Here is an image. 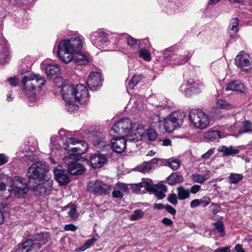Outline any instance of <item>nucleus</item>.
I'll return each mask as SVG.
<instances>
[{
  "label": "nucleus",
  "instance_id": "8",
  "mask_svg": "<svg viewBox=\"0 0 252 252\" xmlns=\"http://www.w3.org/2000/svg\"><path fill=\"white\" fill-rule=\"evenodd\" d=\"M89 192L99 195L106 194L111 190V186L100 180L92 181L88 185Z\"/></svg>",
  "mask_w": 252,
  "mask_h": 252
},
{
  "label": "nucleus",
  "instance_id": "60",
  "mask_svg": "<svg viewBox=\"0 0 252 252\" xmlns=\"http://www.w3.org/2000/svg\"><path fill=\"white\" fill-rule=\"evenodd\" d=\"M165 206L161 203H156L154 205V208L157 210H161L165 208Z\"/></svg>",
  "mask_w": 252,
  "mask_h": 252
},
{
  "label": "nucleus",
  "instance_id": "56",
  "mask_svg": "<svg viewBox=\"0 0 252 252\" xmlns=\"http://www.w3.org/2000/svg\"><path fill=\"white\" fill-rule=\"evenodd\" d=\"M161 222L166 226H171L173 224L172 220L167 218H164L161 220Z\"/></svg>",
  "mask_w": 252,
  "mask_h": 252
},
{
  "label": "nucleus",
  "instance_id": "28",
  "mask_svg": "<svg viewBox=\"0 0 252 252\" xmlns=\"http://www.w3.org/2000/svg\"><path fill=\"white\" fill-rule=\"evenodd\" d=\"M191 55L192 54L189 53L187 55L176 56V57L175 58V60L176 61L175 64L177 65H181L189 61Z\"/></svg>",
  "mask_w": 252,
  "mask_h": 252
},
{
  "label": "nucleus",
  "instance_id": "32",
  "mask_svg": "<svg viewBox=\"0 0 252 252\" xmlns=\"http://www.w3.org/2000/svg\"><path fill=\"white\" fill-rule=\"evenodd\" d=\"M137 169L138 171L145 173L149 172L152 169V166L150 165L148 161H146L137 167Z\"/></svg>",
  "mask_w": 252,
  "mask_h": 252
},
{
  "label": "nucleus",
  "instance_id": "14",
  "mask_svg": "<svg viewBox=\"0 0 252 252\" xmlns=\"http://www.w3.org/2000/svg\"><path fill=\"white\" fill-rule=\"evenodd\" d=\"M75 87L71 84H65L62 87L61 94L63 99L67 103L74 101Z\"/></svg>",
  "mask_w": 252,
  "mask_h": 252
},
{
  "label": "nucleus",
  "instance_id": "23",
  "mask_svg": "<svg viewBox=\"0 0 252 252\" xmlns=\"http://www.w3.org/2000/svg\"><path fill=\"white\" fill-rule=\"evenodd\" d=\"M184 181L183 176L178 172H173L167 178V182L171 186L182 183Z\"/></svg>",
  "mask_w": 252,
  "mask_h": 252
},
{
  "label": "nucleus",
  "instance_id": "18",
  "mask_svg": "<svg viewBox=\"0 0 252 252\" xmlns=\"http://www.w3.org/2000/svg\"><path fill=\"white\" fill-rule=\"evenodd\" d=\"M185 117V113L181 111H176L172 113L169 118L170 119L171 123H173L174 126L177 128L181 126L183 123L184 119Z\"/></svg>",
  "mask_w": 252,
  "mask_h": 252
},
{
  "label": "nucleus",
  "instance_id": "35",
  "mask_svg": "<svg viewBox=\"0 0 252 252\" xmlns=\"http://www.w3.org/2000/svg\"><path fill=\"white\" fill-rule=\"evenodd\" d=\"M139 56L145 61L149 62L151 60V54L145 49H141L139 51Z\"/></svg>",
  "mask_w": 252,
  "mask_h": 252
},
{
  "label": "nucleus",
  "instance_id": "21",
  "mask_svg": "<svg viewBox=\"0 0 252 252\" xmlns=\"http://www.w3.org/2000/svg\"><path fill=\"white\" fill-rule=\"evenodd\" d=\"M205 137L211 141H218L224 137V134L220 130H210L205 133Z\"/></svg>",
  "mask_w": 252,
  "mask_h": 252
},
{
  "label": "nucleus",
  "instance_id": "39",
  "mask_svg": "<svg viewBox=\"0 0 252 252\" xmlns=\"http://www.w3.org/2000/svg\"><path fill=\"white\" fill-rule=\"evenodd\" d=\"M199 201L200 205L203 207H206L211 203V199L209 196L205 195L201 197Z\"/></svg>",
  "mask_w": 252,
  "mask_h": 252
},
{
  "label": "nucleus",
  "instance_id": "55",
  "mask_svg": "<svg viewBox=\"0 0 252 252\" xmlns=\"http://www.w3.org/2000/svg\"><path fill=\"white\" fill-rule=\"evenodd\" d=\"M214 149H210L208 150L206 153L203 154L201 156L202 158L204 159H208L209 158L211 155L214 153Z\"/></svg>",
  "mask_w": 252,
  "mask_h": 252
},
{
  "label": "nucleus",
  "instance_id": "62",
  "mask_svg": "<svg viewBox=\"0 0 252 252\" xmlns=\"http://www.w3.org/2000/svg\"><path fill=\"white\" fill-rule=\"evenodd\" d=\"M235 250L236 252H245L243 249L242 245L240 244H237L235 246Z\"/></svg>",
  "mask_w": 252,
  "mask_h": 252
},
{
  "label": "nucleus",
  "instance_id": "20",
  "mask_svg": "<svg viewBox=\"0 0 252 252\" xmlns=\"http://www.w3.org/2000/svg\"><path fill=\"white\" fill-rule=\"evenodd\" d=\"M226 91H234L239 93L244 92L245 87L244 85L238 81H233L229 83L226 87Z\"/></svg>",
  "mask_w": 252,
  "mask_h": 252
},
{
  "label": "nucleus",
  "instance_id": "43",
  "mask_svg": "<svg viewBox=\"0 0 252 252\" xmlns=\"http://www.w3.org/2000/svg\"><path fill=\"white\" fill-rule=\"evenodd\" d=\"M215 228L220 233L224 232V227L222 221L218 220L214 224Z\"/></svg>",
  "mask_w": 252,
  "mask_h": 252
},
{
  "label": "nucleus",
  "instance_id": "29",
  "mask_svg": "<svg viewBox=\"0 0 252 252\" xmlns=\"http://www.w3.org/2000/svg\"><path fill=\"white\" fill-rule=\"evenodd\" d=\"M60 71V67L57 63H48V77L57 75Z\"/></svg>",
  "mask_w": 252,
  "mask_h": 252
},
{
  "label": "nucleus",
  "instance_id": "4",
  "mask_svg": "<svg viewBox=\"0 0 252 252\" xmlns=\"http://www.w3.org/2000/svg\"><path fill=\"white\" fill-rule=\"evenodd\" d=\"M47 166L45 163L37 161L32 164L27 172L28 183L35 195H42L47 191L45 176Z\"/></svg>",
  "mask_w": 252,
  "mask_h": 252
},
{
  "label": "nucleus",
  "instance_id": "10",
  "mask_svg": "<svg viewBox=\"0 0 252 252\" xmlns=\"http://www.w3.org/2000/svg\"><path fill=\"white\" fill-rule=\"evenodd\" d=\"M5 190H9L10 195L12 194L21 197L22 195L26 194L29 190L27 185L24 183L21 178H18L12 186H6L5 185Z\"/></svg>",
  "mask_w": 252,
  "mask_h": 252
},
{
  "label": "nucleus",
  "instance_id": "11",
  "mask_svg": "<svg viewBox=\"0 0 252 252\" xmlns=\"http://www.w3.org/2000/svg\"><path fill=\"white\" fill-rule=\"evenodd\" d=\"M89 94L86 87L82 84H78L75 87L74 101L81 104L86 103L89 99Z\"/></svg>",
  "mask_w": 252,
  "mask_h": 252
},
{
  "label": "nucleus",
  "instance_id": "44",
  "mask_svg": "<svg viewBox=\"0 0 252 252\" xmlns=\"http://www.w3.org/2000/svg\"><path fill=\"white\" fill-rule=\"evenodd\" d=\"M220 205L218 203H213L209 206L210 210L212 212L214 215H216L219 212Z\"/></svg>",
  "mask_w": 252,
  "mask_h": 252
},
{
  "label": "nucleus",
  "instance_id": "31",
  "mask_svg": "<svg viewBox=\"0 0 252 252\" xmlns=\"http://www.w3.org/2000/svg\"><path fill=\"white\" fill-rule=\"evenodd\" d=\"M170 119L168 117L164 120V126L165 130L168 133H171L174 131V130L177 128L176 126H174L173 123H171Z\"/></svg>",
  "mask_w": 252,
  "mask_h": 252
},
{
  "label": "nucleus",
  "instance_id": "12",
  "mask_svg": "<svg viewBox=\"0 0 252 252\" xmlns=\"http://www.w3.org/2000/svg\"><path fill=\"white\" fill-rule=\"evenodd\" d=\"M40 247V243L33 242L32 239H29L18 245L15 252H36Z\"/></svg>",
  "mask_w": 252,
  "mask_h": 252
},
{
  "label": "nucleus",
  "instance_id": "57",
  "mask_svg": "<svg viewBox=\"0 0 252 252\" xmlns=\"http://www.w3.org/2000/svg\"><path fill=\"white\" fill-rule=\"evenodd\" d=\"M8 81L12 86H16L17 85V80L16 77H10Z\"/></svg>",
  "mask_w": 252,
  "mask_h": 252
},
{
  "label": "nucleus",
  "instance_id": "48",
  "mask_svg": "<svg viewBox=\"0 0 252 252\" xmlns=\"http://www.w3.org/2000/svg\"><path fill=\"white\" fill-rule=\"evenodd\" d=\"M64 229L65 231H75L77 229V226L73 224H66L64 226Z\"/></svg>",
  "mask_w": 252,
  "mask_h": 252
},
{
  "label": "nucleus",
  "instance_id": "25",
  "mask_svg": "<svg viewBox=\"0 0 252 252\" xmlns=\"http://www.w3.org/2000/svg\"><path fill=\"white\" fill-rule=\"evenodd\" d=\"M123 35L125 36V38L126 40L127 44L130 48L133 49H136L140 47L141 44L140 40L135 39L126 33H123Z\"/></svg>",
  "mask_w": 252,
  "mask_h": 252
},
{
  "label": "nucleus",
  "instance_id": "52",
  "mask_svg": "<svg viewBox=\"0 0 252 252\" xmlns=\"http://www.w3.org/2000/svg\"><path fill=\"white\" fill-rule=\"evenodd\" d=\"M169 213L175 215L176 213V210L169 205H166L164 208Z\"/></svg>",
  "mask_w": 252,
  "mask_h": 252
},
{
  "label": "nucleus",
  "instance_id": "2",
  "mask_svg": "<svg viewBox=\"0 0 252 252\" xmlns=\"http://www.w3.org/2000/svg\"><path fill=\"white\" fill-rule=\"evenodd\" d=\"M63 148L69 153L68 155L63 158V160L69 173L73 175L84 173L85 168L78 162V155L84 154L87 151V143L77 138L70 137L66 139L63 144Z\"/></svg>",
  "mask_w": 252,
  "mask_h": 252
},
{
  "label": "nucleus",
  "instance_id": "38",
  "mask_svg": "<svg viewBox=\"0 0 252 252\" xmlns=\"http://www.w3.org/2000/svg\"><path fill=\"white\" fill-rule=\"evenodd\" d=\"M99 238V236L97 234L94 235L93 237L91 239H88L85 243L87 249L89 248L93 244L96 242Z\"/></svg>",
  "mask_w": 252,
  "mask_h": 252
},
{
  "label": "nucleus",
  "instance_id": "6",
  "mask_svg": "<svg viewBox=\"0 0 252 252\" xmlns=\"http://www.w3.org/2000/svg\"><path fill=\"white\" fill-rule=\"evenodd\" d=\"M22 90L31 102L35 100L36 89L40 90L45 85L46 80L39 74L30 73L24 76L22 80Z\"/></svg>",
  "mask_w": 252,
  "mask_h": 252
},
{
  "label": "nucleus",
  "instance_id": "16",
  "mask_svg": "<svg viewBox=\"0 0 252 252\" xmlns=\"http://www.w3.org/2000/svg\"><path fill=\"white\" fill-rule=\"evenodd\" d=\"M90 161L93 168H99L107 163V158L105 154H96L91 157Z\"/></svg>",
  "mask_w": 252,
  "mask_h": 252
},
{
  "label": "nucleus",
  "instance_id": "27",
  "mask_svg": "<svg viewBox=\"0 0 252 252\" xmlns=\"http://www.w3.org/2000/svg\"><path fill=\"white\" fill-rule=\"evenodd\" d=\"M177 197L180 200H183L189 198L190 191L189 189H186L183 186H180L177 188Z\"/></svg>",
  "mask_w": 252,
  "mask_h": 252
},
{
  "label": "nucleus",
  "instance_id": "50",
  "mask_svg": "<svg viewBox=\"0 0 252 252\" xmlns=\"http://www.w3.org/2000/svg\"><path fill=\"white\" fill-rule=\"evenodd\" d=\"M112 196L114 198H122L123 196V192L121 191L115 190L112 192Z\"/></svg>",
  "mask_w": 252,
  "mask_h": 252
},
{
  "label": "nucleus",
  "instance_id": "58",
  "mask_svg": "<svg viewBox=\"0 0 252 252\" xmlns=\"http://www.w3.org/2000/svg\"><path fill=\"white\" fill-rule=\"evenodd\" d=\"M163 54L164 56V57L165 58H167L170 56H171L172 54L171 50L170 49H167L166 50H164L163 52Z\"/></svg>",
  "mask_w": 252,
  "mask_h": 252
},
{
  "label": "nucleus",
  "instance_id": "51",
  "mask_svg": "<svg viewBox=\"0 0 252 252\" xmlns=\"http://www.w3.org/2000/svg\"><path fill=\"white\" fill-rule=\"evenodd\" d=\"M136 187L139 188L144 187L147 190H149L151 189V186L150 184L146 182L140 183L136 185Z\"/></svg>",
  "mask_w": 252,
  "mask_h": 252
},
{
  "label": "nucleus",
  "instance_id": "64",
  "mask_svg": "<svg viewBox=\"0 0 252 252\" xmlns=\"http://www.w3.org/2000/svg\"><path fill=\"white\" fill-rule=\"evenodd\" d=\"M58 133L61 136H67L68 132L65 129H61L59 130Z\"/></svg>",
  "mask_w": 252,
  "mask_h": 252
},
{
  "label": "nucleus",
  "instance_id": "41",
  "mask_svg": "<svg viewBox=\"0 0 252 252\" xmlns=\"http://www.w3.org/2000/svg\"><path fill=\"white\" fill-rule=\"evenodd\" d=\"M147 138L150 141H154L157 137V134L154 129H149L147 131Z\"/></svg>",
  "mask_w": 252,
  "mask_h": 252
},
{
  "label": "nucleus",
  "instance_id": "36",
  "mask_svg": "<svg viewBox=\"0 0 252 252\" xmlns=\"http://www.w3.org/2000/svg\"><path fill=\"white\" fill-rule=\"evenodd\" d=\"M218 107L221 109L229 110L232 108V105L222 99H219L217 101Z\"/></svg>",
  "mask_w": 252,
  "mask_h": 252
},
{
  "label": "nucleus",
  "instance_id": "59",
  "mask_svg": "<svg viewBox=\"0 0 252 252\" xmlns=\"http://www.w3.org/2000/svg\"><path fill=\"white\" fill-rule=\"evenodd\" d=\"M155 195L159 199H163L165 196L164 192H162V191H158V190H155Z\"/></svg>",
  "mask_w": 252,
  "mask_h": 252
},
{
  "label": "nucleus",
  "instance_id": "22",
  "mask_svg": "<svg viewBox=\"0 0 252 252\" xmlns=\"http://www.w3.org/2000/svg\"><path fill=\"white\" fill-rule=\"evenodd\" d=\"M218 152L223 153V156H234L239 153V150L234 149L232 146L226 147L225 146H220L218 150Z\"/></svg>",
  "mask_w": 252,
  "mask_h": 252
},
{
  "label": "nucleus",
  "instance_id": "49",
  "mask_svg": "<svg viewBox=\"0 0 252 252\" xmlns=\"http://www.w3.org/2000/svg\"><path fill=\"white\" fill-rule=\"evenodd\" d=\"M200 186L198 185H194L191 187L190 189L189 190L190 193L191 192L192 194H196L200 190Z\"/></svg>",
  "mask_w": 252,
  "mask_h": 252
},
{
  "label": "nucleus",
  "instance_id": "61",
  "mask_svg": "<svg viewBox=\"0 0 252 252\" xmlns=\"http://www.w3.org/2000/svg\"><path fill=\"white\" fill-rule=\"evenodd\" d=\"M158 160L159 159L158 158H154L150 161H148V162L149 163L150 165L152 166L153 168H154V166L158 163Z\"/></svg>",
  "mask_w": 252,
  "mask_h": 252
},
{
  "label": "nucleus",
  "instance_id": "37",
  "mask_svg": "<svg viewBox=\"0 0 252 252\" xmlns=\"http://www.w3.org/2000/svg\"><path fill=\"white\" fill-rule=\"evenodd\" d=\"M144 213L141 210H136L134 211L133 213L130 216L131 220H138L143 216Z\"/></svg>",
  "mask_w": 252,
  "mask_h": 252
},
{
  "label": "nucleus",
  "instance_id": "17",
  "mask_svg": "<svg viewBox=\"0 0 252 252\" xmlns=\"http://www.w3.org/2000/svg\"><path fill=\"white\" fill-rule=\"evenodd\" d=\"M250 58L249 55L242 51L239 52L236 57L235 62L238 67L245 69V67L250 65Z\"/></svg>",
  "mask_w": 252,
  "mask_h": 252
},
{
  "label": "nucleus",
  "instance_id": "9",
  "mask_svg": "<svg viewBox=\"0 0 252 252\" xmlns=\"http://www.w3.org/2000/svg\"><path fill=\"white\" fill-rule=\"evenodd\" d=\"M90 39L92 43L98 49L104 48L108 42V34L100 30L93 32Z\"/></svg>",
  "mask_w": 252,
  "mask_h": 252
},
{
  "label": "nucleus",
  "instance_id": "24",
  "mask_svg": "<svg viewBox=\"0 0 252 252\" xmlns=\"http://www.w3.org/2000/svg\"><path fill=\"white\" fill-rule=\"evenodd\" d=\"M5 176L3 174H0V197L2 199H7L9 198V190H5L4 183Z\"/></svg>",
  "mask_w": 252,
  "mask_h": 252
},
{
  "label": "nucleus",
  "instance_id": "30",
  "mask_svg": "<svg viewBox=\"0 0 252 252\" xmlns=\"http://www.w3.org/2000/svg\"><path fill=\"white\" fill-rule=\"evenodd\" d=\"M142 79V76L140 75H134L132 78L129 80L128 83L127 88L133 89L138 84V83Z\"/></svg>",
  "mask_w": 252,
  "mask_h": 252
},
{
  "label": "nucleus",
  "instance_id": "15",
  "mask_svg": "<svg viewBox=\"0 0 252 252\" xmlns=\"http://www.w3.org/2000/svg\"><path fill=\"white\" fill-rule=\"evenodd\" d=\"M55 179L61 185H64L70 182L69 178L66 171L62 166H58L54 171Z\"/></svg>",
  "mask_w": 252,
  "mask_h": 252
},
{
  "label": "nucleus",
  "instance_id": "42",
  "mask_svg": "<svg viewBox=\"0 0 252 252\" xmlns=\"http://www.w3.org/2000/svg\"><path fill=\"white\" fill-rule=\"evenodd\" d=\"M76 206L75 205H71L68 212V215L73 219H75L78 218V215L76 214Z\"/></svg>",
  "mask_w": 252,
  "mask_h": 252
},
{
  "label": "nucleus",
  "instance_id": "19",
  "mask_svg": "<svg viewBox=\"0 0 252 252\" xmlns=\"http://www.w3.org/2000/svg\"><path fill=\"white\" fill-rule=\"evenodd\" d=\"M239 23V20L238 18H234L230 20V26L228 29V32L231 38H235L237 36Z\"/></svg>",
  "mask_w": 252,
  "mask_h": 252
},
{
  "label": "nucleus",
  "instance_id": "53",
  "mask_svg": "<svg viewBox=\"0 0 252 252\" xmlns=\"http://www.w3.org/2000/svg\"><path fill=\"white\" fill-rule=\"evenodd\" d=\"M117 187L120 189L122 192L126 191L128 187L126 184L122 183H118L116 184Z\"/></svg>",
  "mask_w": 252,
  "mask_h": 252
},
{
  "label": "nucleus",
  "instance_id": "3",
  "mask_svg": "<svg viewBox=\"0 0 252 252\" xmlns=\"http://www.w3.org/2000/svg\"><path fill=\"white\" fill-rule=\"evenodd\" d=\"M144 130L142 125L133 124L128 118H123L113 125L110 130L111 136H126L128 142L136 143L141 140Z\"/></svg>",
  "mask_w": 252,
  "mask_h": 252
},
{
  "label": "nucleus",
  "instance_id": "40",
  "mask_svg": "<svg viewBox=\"0 0 252 252\" xmlns=\"http://www.w3.org/2000/svg\"><path fill=\"white\" fill-rule=\"evenodd\" d=\"M252 131V124L249 121H245L244 122L243 129L242 130L240 133L244 132H249Z\"/></svg>",
  "mask_w": 252,
  "mask_h": 252
},
{
  "label": "nucleus",
  "instance_id": "63",
  "mask_svg": "<svg viewBox=\"0 0 252 252\" xmlns=\"http://www.w3.org/2000/svg\"><path fill=\"white\" fill-rule=\"evenodd\" d=\"M66 104L68 105V107L67 109L69 111H72L73 110H75V108L76 107L72 103V102H66Z\"/></svg>",
  "mask_w": 252,
  "mask_h": 252
},
{
  "label": "nucleus",
  "instance_id": "5",
  "mask_svg": "<svg viewBox=\"0 0 252 252\" xmlns=\"http://www.w3.org/2000/svg\"><path fill=\"white\" fill-rule=\"evenodd\" d=\"M111 145L109 144L108 141H106L103 134L100 132H96L90 137L94 148L98 151H105L108 148L112 147L113 150L117 153H123L126 148V142H128L124 137H120L119 135L112 136Z\"/></svg>",
  "mask_w": 252,
  "mask_h": 252
},
{
  "label": "nucleus",
  "instance_id": "47",
  "mask_svg": "<svg viewBox=\"0 0 252 252\" xmlns=\"http://www.w3.org/2000/svg\"><path fill=\"white\" fill-rule=\"evenodd\" d=\"M167 187L162 184H158L156 186L155 188V190H158V191H162V192H165L167 191Z\"/></svg>",
  "mask_w": 252,
  "mask_h": 252
},
{
  "label": "nucleus",
  "instance_id": "13",
  "mask_svg": "<svg viewBox=\"0 0 252 252\" xmlns=\"http://www.w3.org/2000/svg\"><path fill=\"white\" fill-rule=\"evenodd\" d=\"M101 74L97 72H93L89 76L87 83L91 89L95 90L101 86Z\"/></svg>",
  "mask_w": 252,
  "mask_h": 252
},
{
  "label": "nucleus",
  "instance_id": "7",
  "mask_svg": "<svg viewBox=\"0 0 252 252\" xmlns=\"http://www.w3.org/2000/svg\"><path fill=\"white\" fill-rule=\"evenodd\" d=\"M189 117V120L196 128L204 129L210 125V117L201 109H192L190 110Z\"/></svg>",
  "mask_w": 252,
  "mask_h": 252
},
{
  "label": "nucleus",
  "instance_id": "26",
  "mask_svg": "<svg viewBox=\"0 0 252 252\" xmlns=\"http://www.w3.org/2000/svg\"><path fill=\"white\" fill-rule=\"evenodd\" d=\"M210 171H206L204 175H200L197 173L192 174L191 175V179L194 183L203 184L209 178Z\"/></svg>",
  "mask_w": 252,
  "mask_h": 252
},
{
  "label": "nucleus",
  "instance_id": "46",
  "mask_svg": "<svg viewBox=\"0 0 252 252\" xmlns=\"http://www.w3.org/2000/svg\"><path fill=\"white\" fill-rule=\"evenodd\" d=\"M8 161V158L3 154H0V166L6 163Z\"/></svg>",
  "mask_w": 252,
  "mask_h": 252
},
{
  "label": "nucleus",
  "instance_id": "34",
  "mask_svg": "<svg viewBox=\"0 0 252 252\" xmlns=\"http://www.w3.org/2000/svg\"><path fill=\"white\" fill-rule=\"evenodd\" d=\"M243 178V176L241 174L231 173L229 176L231 184H237Z\"/></svg>",
  "mask_w": 252,
  "mask_h": 252
},
{
  "label": "nucleus",
  "instance_id": "54",
  "mask_svg": "<svg viewBox=\"0 0 252 252\" xmlns=\"http://www.w3.org/2000/svg\"><path fill=\"white\" fill-rule=\"evenodd\" d=\"M200 205V201L199 199H195L192 200L190 203V207L191 208H195L198 207Z\"/></svg>",
  "mask_w": 252,
  "mask_h": 252
},
{
  "label": "nucleus",
  "instance_id": "1",
  "mask_svg": "<svg viewBox=\"0 0 252 252\" xmlns=\"http://www.w3.org/2000/svg\"><path fill=\"white\" fill-rule=\"evenodd\" d=\"M84 43V38L78 33L60 41L58 47L59 58L65 63L74 60L76 65L86 64L89 60L87 56L81 53Z\"/></svg>",
  "mask_w": 252,
  "mask_h": 252
},
{
  "label": "nucleus",
  "instance_id": "33",
  "mask_svg": "<svg viewBox=\"0 0 252 252\" xmlns=\"http://www.w3.org/2000/svg\"><path fill=\"white\" fill-rule=\"evenodd\" d=\"M181 164L180 161L177 159H169L167 161V165L173 170H177L180 167Z\"/></svg>",
  "mask_w": 252,
  "mask_h": 252
},
{
  "label": "nucleus",
  "instance_id": "45",
  "mask_svg": "<svg viewBox=\"0 0 252 252\" xmlns=\"http://www.w3.org/2000/svg\"><path fill=\"white\" fill-rule=\"evenodd\" d=\"M167 199L168 201L173 205H176L178 203L177 195L174 193L169 195Z\"/></svg>",
  "mask_w": 252,
  "mask_h": 252
}]
</instances>
